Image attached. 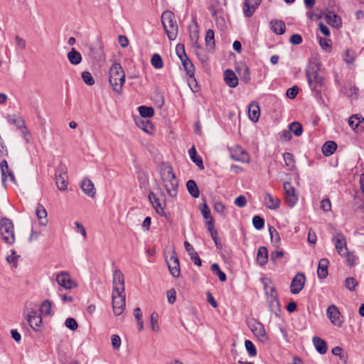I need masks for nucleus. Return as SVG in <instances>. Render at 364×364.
<instances>
[{
  "instance_id": "1",
  "label": "nucleus",
  "mask_w": 364,
  "mask_h": 364,
  "mask_svg": "<svg viewBox=\"0 0 364 364\" xmlns=\"http://www.w3.org/2000/svg\"><path fill=\"white\" fill-rule=\"evenodd\" d=\"M112 285V310L116 316H119L123 313L126 305L124 277L121 270L114 271Z\"/></svg>"
},
{
  "instance_id": "2",
  "label": "nucleus",
  "mask_w": 364,
  "mask_h": 364,
  "mask_svg": "<svg viewBox=\"0 0 364 364\" xmlns=\"http://www.w3.org/2000/svg\"><path fill=\"white\" fill-rule=\"evenodd\" d=\"M160 175L164 186L171 198H176L178 190V181L173 171V168L168 164H162Z\"/></svg>"
},
{
  "instance_id": "3",
  "label": "nucleus",
  "mask_w": 364,
  "mask_h": 364,
  "mask_svg": "<svg viewBox=\"0 0 364 364\" xmlns=\"http://www.w3.org/2000/svg\"><path fill=\"white\" fill-rule=\"evenodd\" d=\"M318 71V64L316 61L309 62L306 70V74L311 90L317 96L321 95V88L325 84V77Z\"/></svg>"
},
{
  "instance_id": "4",
  "label": "nucleus",
  "mask_w": 364,
  "mask_h": 364,
  "mask_svg": "<svg viewBox=\"0 0 364 364\" xmlns=\"http://www.w3.org/2000/svg\"><path fill=\"white\" fill-rule=\"evenodd\" d=\"M109 82L113 91L119 95L125 82V73L122 65L118 63L112 64L109 71Z\"/></svg>"
},
{
  "instance_id": "5",
  "label": "nucleus",
  "mask_w": 364,
  "mask_h": 364,
  "mask_svg": "<svg viewBox=\"0 0 364 364\" xmlns=\"http://www.w3.org/2000/svg\"><path fill=\"white\" fill-rule=\"evenodd\" d=\"M161 22L168 39L175 40L178 36V25L173 13L164 11L161 15Z\"/></svg>"
},
{
  "instance_id": "6",
  "label": "nucleus",
  "mask_w": 364,
  "mask_h": 364,
  "mask_svg": "<svg viewBox=\"0 0 364 364\" xmlns=\"http://www.w3.org/2000/svg\"><path fill=\"white\" fill-rule=\"evenodd\" d=\"M0 234L4 242L8 245H13L15 242L14 226L12 221L3 218L0 221Z\"/></svg>"
},
{
  "instance_id": "7",
  "label": "nucleus",
  "mask_w": 364,
  "mask_h": 364,
  "mask_svg": "<svg viewBox=\"0 0 364 364\" xmlns=\"http://www.w3.org/2000/svg\"><path fill=\"white\" fill-rule=\"evenodd\" d=\"M264 288L265 294L267 296V301L269 303V308L271 311L277 314L280 309V305L277 299V294L273 286L271 285L270 282H264Z\"/></svg>"
},
{
  "instance_id": "8",
  "label": "nucleus",
  "mask_w": 364,
  "mask_h": 364,
  "mask_svg": "<svg viewBox=\"0 0 364 364\" xmlns=\"http://www.w3.org/2000/svg\"><path fill=\"white\" fill-rule=\"evenodd\" d=\"M200 210L203 218L207 220L206 224L208 227V230L210 232L211 237L213 239L216 247L218 249L221 248V245L218 242V240L216 237L217 233L215 231H213V218L211 216L210 210L205 203L203 204Z\"/></svg>"
},
{
  "instance_id": "9",
  "label": "nucleus",
  "mask_w": 364,
  "mask_h": 364,
  "mask_svg": "<svg viewBox=\"0 0 364 364\" xmlns=\"http://www.w3.org/2000/svg\"><path fill=\"white\" fill-rule=\"evenodd\" d=\"M283 188L284 190L285 203L289 207L293 208L298 202V193L294 187L289 182H284Z\"/></svg>"
},
{
  "instance_id": "10",
  "label": "nucleus",
  "mask_w": 364,
  "mask_h": 364,
  "mask_svg": "<svg viewBox=\"0 0 364 364\" xmlns=\"http://www.w3.org/2000/svg\"><path fill=\"white\" fill-rule=\"evenodd\" d=\"M177 54L181 59L183 66L189 77H193L195 72V67L193 63L188 58L185 53L184 46L183 45H177L176 46Z\"/></svg>"
},
{
  "instance_id": "11",
  "label": "nucleus",
  "mask_w": 364,
  "mask_h": 364,
  "mask_svg": "<svg viewBox=\"0 0 364 364\" xmlns=\"http://www.w3.org/2000/svg\"><path fill=\"white\" fill-rule=\"evenodd\" d=\"M326 316L330 321L336 326L341 327L344 322L343 317L338 308L334 304H331L327 308Z\"/></svg>"
},
{
  "instance_id": "12",
  "label": "nucleus",
  "mask_w": 364,
  "mask_h": 364,
  "mask_svg": "<svg viewBox=\"0 0 364 364\" xmlns=\"http://www.w3.org/2000/svg\"><path fill=\"white\" fill-rule=\"evenodd\" d=\"M56 185L60 191H65L68 188V175L65 166L60 165L55 173Z\"/></svg>"
},
{
  "instance_id": "13",
  "label": "nucleus",
  "mask_w": 364,
  "mask_h": 364,
  "mask_svg": "<svg viewBox=\"0 0 364 364\" xmlns=\"http://www.w3.org/2000/svg\"><path fill=\"white\" fill-rule=\"evenodd\" d=\"M251 330L260 343L266 344L269 341V336L267 333L264 326L260 322H256L252 324Z\"/></svg>"
},
{
  "instance_id": "14",
  "label": "nucleus",
  "mask_w": 364,
  "mask_h": 364,
  "mask_svg": "<svg viewBox=\"0 0 364 364\" xmlns=\"http://www.w3.org/2000/svg\"><path fill=\"white\" fill-rule=\"evenodd\" d=\"M56 282L65 289H71L77 287V284L70 278L68 272H61L56 275Z\"/></svg>"
},
{
  "instance_id": "15",
  "label": "nucleus",
  "mask_w": 364,
  "mask_h": 364,
  "mask_svg": "<svg viewBox=\"0 0 364 364\" xmlns=\"http://www.w3.org/2000/svg\"><path fill=\"white\" fill-rule=\"evenodd\" d=\"M306 282V277L304 273L298 272L293 278L291 285L290 291L293 294H299L304 288Z\"/></svg>"
},
{
  "instance_id": "16",
  "label": "nucleus",
  "mask_w": 364,
  "mask_h": 364,
  "mask_svg": "<svg viewBox=\"0 0 364 364\" xmlns=\"http://www.w3.org/2000/svg\"><path fill=\"white\" fill-rule=\"evenodd\" d=\"M333 241L335 243L336 249L340 256L343 257L345 253L348 251L347 248L346 240L345 236L341 232H337L333 237Z\"/></svg>"
},
{
  "instance_id": "17",
  "label": "nucleus",
  "mask_w": 364,
  "mask_h": 364,
  "mask_svg": "<svg viewBox=\"0 0 364 364\" xmlns=\"http://www.w3.org/2000/svg\"><path fill=\"white\" fill-rule=\"evenodd\" d=\"M27 321L31 328L35 331H38L42 327V317L36 311H31L27 314Z\"/></svg>"
},
{
  "instance_id": "18",
  "label": "nucleus",
  "mask_w": 364,
  "mask_h": 364,
  "mask_svg": "<svg viewBox=\"0 0 364 364\" xmlns=\"http://www.w3.org/2000/svg\"><path fill=\"white\" fill-rule=\"evenodd\" d=\"M168 267L171 274L173 277H178L181 274L179 259L175 252L170 257L169 259L167 260Z\"/></svg>"
},
{
  "instance_id": "19",
  "label": "nucleus",
  "mask_w": 364,
  "mask_h": 364,
  "mask_svg": "<svg viewBox=\"0 0 364 364\" xmlns=\"http://www.w3.org/2000/svg\"><path fill=\"white\" fill-rule=\"evenodd\" d=\"M230 156L233 160L247 162L249 161L248 154L240 146H236L231 149Z\"/></svg>"
},
{
  "instance_id": "20",
  "label": "nucleus",
  "mask_w": 364,
  "mask_h": 364,
  "mask_svg": "<svg viewBox=\"0 0 364 364\" xmlns=\"http://www.w3.org/2000/svg\"><path fill=\"white\" fill-rule=\"evenodd\" d=\"M149 200L151 202L153 208L155 209L156 212L161 216L165 215L164 208L166 207V203H161L159 198L156 196L155 193L153 192L149 193Z\"/></svg>"
},
{
  "instance_id": "21",
  "label": "nucleus",
  "mask_w": 364,
  "mask_h": 364,
  "mask_svg": "<svg viewBox=\"0 0 364 364\" xmlns=\"http://www.w3.org/2000/svg\"><path fill=\"white\" fill-rule=\"evenodd\" d=\"M262 0H245L243 6L244 15L250 18L253 16Z\"/></svg>"
},
{
  "instance_id": "22",
  "label": "nucleus",
  "mask_w": 364,
  "mask_h": 364,
  "mask_svg": "<svg viewBox=\"0 0 364 364\" xmlns=\"http://www.w3.org/2000/svg\"><path fill=\"white\" fill-rule=\"evenodd\" d=\"M263 201L265 207L270 210H277L280 206V200L279 198L267 192L264 195Z\"/></svg>"
},
{
  "instance_id": "23",
  "label": "nucleus",
  "mask_w": 364,
  "mask_h": 364,
  "mask_svg": "<svg viewBox=\"0 0 364 364\" xmlns=\"http://www.w3.org/2000/svg\"><path fill=\"white\" fill-rule=\"evenodd\" d=\"M80 188L83 193L90 198H94L96 194V190L93 182L87 178H84L80 183Z\"/></svg>"
},
{
  "instance_id": "24",
  "label": "nucleus",
  "mask_w": 364,
  "mask_h": 364,
  "mask_svg": "<svg viewBox=\"0 0 364 364\" xmlns=\"http://www.w3.org/2000/svg\"><path fill=\"white\" fill-rule=\"evenodd\" d=\"M348 122V125L356 132L364 130V118L361 119L357 114L350 117Z\"/></svg>"
},
{
  "instance_id": "25",
  "label": "nucleus",
  "mask_w": 364,
  "mask_h": 364,
  "mask_svg": "<svg viewBox=\"0 0 364 364\" xmlns=\"http://www.w3.org/2000/svg\"><path fill=\"white\" fill-rule=\"evenodd\" d=\"M248 116L250 120L257 122L260 117V109L259 104L256 102H252L248 107Z\"/></svg>"
},
{
  "instance_id": "26",
  "label": "nucleus",
  "mask_w": 364,
  "mask_h": 364,
  "mask_svg": "<svg viewBox=\"0 0 364 364\" xmlns=\"http://www.w3.org/2000/svg\"><path fill=\"white\" fill-rule=\"evenodd\" d=\"M329 261L328 259H321L318 264L317 275L319 279H325L328 274V267Z\"/></svg>"
},
{
  "instance_id": "27",
  "label": "nucleus",
  "mask_w": 364,
  "mask_h": 364,
  "mask_svg": "<svg viewBox=\"0 0 364 364\" xmlns=\"http://www.w3.org/2000/svg\"><path fill=\"white\" fill-rule=\"evenodd\" d=\"M36 214L40 225L46 226L48 224V214L43 205L40 203L38 204L36 209Z\"/></svg>"
},
{
  "instance_id": "28",
  "label": "nucleus",
  "mask_w": 364,
  "mask_h": 364,
  "mask_svg": "<svg viewBox=\"0 0 364 364\" xmlns=\"http://www.w3.org/2000/svg\"><path fill=\"white\" fill-rule=\"evenodd\" d=\"M0 168L2 176V181L4 183L8 177L11 181H15V177L12 171L9 169L8 163L6 160H3L0 163Z\"/></svg>"
},
{
  "instance_id": "29",
  "label": "nucleus",
  "mask_w": 364,
  "mask_h": 364,
  "mask_svg": "<svg viewBox=\"0 0 364 364\" xmlns=\"http://www.w3.org/2000/svg\"><path fill=\"white\" fill-rule=\"evenodd\" d=\"M325 19L330 26L335 28H339L341 26V18L333 12H328L325 16Z\"/></svg>"
},
{
  "instance_id": "30",
  "label": "nucleus",
  "mask_w": 364,
  "mask_h": 364,
  "mask_svg": "<svg viewBox=\"0 0 364 364\" xmlns=\"http://www.w3.org/2000/svg\"><path fill=\"white\" fill-rule=\"evenodd\" d=\"M268 260V250L264 246L259 247L257 254V261L261 266L267 264Z\"/></svg>"
},
{
  "instance_id": "31",
  "label": "nucleus",
  "mask_w": 364,
  "mask_h": 364,
  "mask_svg": "<svg viewBox=\"0 0 364 364\" xmlns=\"http://www.w3.org/2000/svg\"><path fill=\"white\" fill-rule=\"evenodd\" d=\"M6 119L9 123L15 125L18 129H21L25 126L24 119L18 114H8Z\"/></svg>"
},
{
  "instance_id": "32",
  "label": "nucleus",
  "mask_w": 364,
  "mask_h": 364,
  "mask_svg": "<svg viewBox=\"0 0 364 364\" xmlns=\"http://www.w3.org/2000/svg\"><path fill=\"white\" fill-rule=\"evenodd\" d=\"M188 153H189V156H190L191 160L193 161V162H194L196 164V166L198 167V168L200 170H203L204 165H203V160H202L201 157L199 155H198L196 149L194 146H193L189 149Z\"/></svg>"
},
{
  "instance_id": "33",
  "label": "nucleus",
  "mask_w": 364,
  "mask_h": 364,
  "mask_svg": "<svg viewBox=\"0 0 364 364\" xmlns=\"http://www.w3.org/2000/svg\"><path fill=\"white\" fill-rule=\"evenodd\" d=\"M313 343L316 350L320 354H325L327 351V344L322 338L315 336L313 338Z\"/></svg>"
},
{
  "instance_id": "34",
  "label": "nucleus",
  "mask_w": 364,
  "mask_h": 364,
  "mask_svg": "<svg viewBox=\"0 0 364 364\" xmlns=\"http://www.w3.org/2000/svg\"><path fill=\"white\" fill-rule=\"evenodd\" d=\"M271 28L277 35H282L285 32V23L282 21L272 20L270 22Z\"/></svg>"
},
{
  "instance_id": "35",
  "label": "nucleus",
  "mask_w": 364,
  "mask_h": 364,
  "mask_svg": "<svg viewBox=\"0 0 364 364\" xmlns=\"http://www.w3.org/2000/svg\"><path fill=\"white\" fill-rule=\"evenodd\" d=\"M337 149V144L333 141H326L322 146V153L326 156L332 155Z\"/></svg>"
},
{
  "instance_id": "36",
  "label": "nucleus",
  "mask_w": 364,
  "mask_h": 364,
  "mask_svg": "<svg viewBox=\"0 0 364 364\" xmlns=\"http://www.w3.org/2000/svg\"><path fill=\"white\" fill-rule=\"evenodd\" d=\"M186 187L188 193L192 196L193 198H197L199 197L200 192L198 187L193 180H188L186 183Z\"/></svg>"
},
{
  "instance_id": "37",
  "label": "nucleus",
  "mask_w": 364,
  "mask_h": 364,
  "mask_svg": "<svg viewBox=\"0 0 364 364\" xmlns=\"http://www.w3.org/2000/svg\"><path fill=\"white\" fill-rule=\"evenodd\" d=\"M68 58L70 63L73 65H78L82 60L81 54L75 48H72L71 50L68 53Z\"/></svg>"
},
{
  "instance_id": "38",
  "label": "nucleus",
  "mask_w": 364,
  "mask_h": 364,
  "mask_svg": "<svg viewBox=\"0 0 364 364\" xmlns=\"http://www.w3.org/2000/svg\"><path fill=\"white\" fill-rule=\"evenodd\" d=\"M192 47L194 48V52L197 57L198 58V59L202 63H205L208 60V55L206 54V51L205 50V49L199 44Z\"/></svg>"
},
{
  "instance_id": "39",
  "label": "nucleus",
  "mask_w": 364,
  "mask_h": 364,
  "mask_svg": "<svg viewBox=\"0 0 364 364\" xmlns=\"http://www.w3.org/2000/svg\"><path fill=\"white\" fill-rule=\"evenodd\" d=\"M210 11L212 13V16L215 18L216 24L218 26L220 27L221 29L225 27V22L223 17L218 16L219 11L215 9L213 6H211Z\"/></svg>"
},
{
  "instance_id": "40",
  "label": "nucleus",
  "mask_w": 364,
  "mask_h": 364,
  "mask_svg": "<svg viewBox=\"0 0 364 364\" xmlns=\"http://www.w3.org/2000/svg\"><path fill=\"white\" fill-rule=\"evenodd\" d=\"M283 159L285 162V165L288 167L289 170H293L295 168V161L292 154L285 152L283 154Z\"/></svg>"
},
{
  "instance_id": "41",
  "label": "nucleus",
  "mask_w": 364,
  "mask_h": 364,
  "mask_svg": "<svg viewBox=\"0 0 364 364\" xmlns=\"http://www.w3.org/2000/svg\"><path fill=\"white\" fill-rule=\"evenodd\" d=\"M139 114L144 118L151 117L154 114V109L151 107L140 106L138 107Z\"/></svg>"
},
{
  "instance_id": "42",
  "label": "nucleus",
  "mask_w": 364,
  "mask_h": 364,
  "mask_svg": "<svg viewBox=\"0 0 364 364\" xmlns=\"http://www.w3.org/2000/svg\"><path fill=\"white\" fill-rule=\"evenodd\" d=\"M205 45L207 49H213V48L215 46V41H214V32L213 30L209 29L206 32L205 35Z\"/></svg>"
},
{
  "instance_id": "43",
  "label": "nucleus",
  "mask_w": 364,
  "mask_h": 364,
  "mask_svg": "<svg viewBox=\"0 0 364 364\" xmlns=\"http://www.w3.org/2000/svg\"><path fill=\"white\" fill-rule=\"evenodd\" d=\"M211 271L213 274L217 275L221 282H225L226 280V274L223 272L219 265L216 263H214L211 265Z\"/></svg>"
},
{
  "instance_id": "44",
  "label": "nucleus",
  "mask_w": 364,
  "mask_h": 364,
  "mask_svg": "<svg viewBox=\"0 0 364 364\" xmlns=\"http://www.w3.org/2000/svg\"><path fill=\"white\" fill-rule=\"evenodd\" d=\"M289 129L291 131V133H294V134L296 136H301L303 132V128L301 124L297 122H294L291 123L289 125Z\"/></svg>"
},
{
  "instance_id": "45",
  "label": "nucleus",
  "mask_w": 364,
  "mask_h": 364,
  "mask_svg": "<svg viewBox=\"0 0 364 364\" xmlns=\"http://www.w3.org/2000/svg\"><path fill=\"white\" fill-rule=\"evenodd\" d=\"M318 43L321 48L326 52H330L331 50V41L329 38L317 37Z\"/></svg>"
},
{
  "instance_id": "46",
  "label": "nucleus",
  "mask_w": 364,
  "mask_h": 364,
  "mask_svg": "<svg viewBox=\"0 0 364 364\" xmlns=\"http://www.w3.org/2000/svg\"><path fill=\"white\" fill-rule=\"evenodd\" d=\"M52 308V303L49 300H44L40 307L41 314L44 316H48L50 314Z\"/></svg>"
},
{
  "instance_id": "47",
  "label": "nucleus",
  "mask_w": 364,
  "mask_h": 364,
  "mask_svg": "<svg viewBox=\"0 0 364 364\" xmlns=\"http://www.w3.org/2000/svg\"><path fill=\"white\" fill-rule=\"evenodd\" d=\"M343 257H346V261L348 266L352 267L356 264L358 257L353 252L348 251L347 253H345Z\"/></svg>"
},
{
  "instance_id": "48",
  "label": "nucleus",
  "mask_w": 364,
  "mask_h": 364,
  "mask_svg": "<svg viewBox=\"0 0 364 364\" xmlns=\"http://www.w3.org/2000/svg\"><path fill=\"white\" fill-rule=\"evenodd\" d=\"M269 232L270 235L271 242L275 244L276 245H278L281 240L279 232L276 230L272 226L269 227Z\"/></svg>"
},
{
  "instance_id": "49",
  "label": "nucleus",
  "mask_w": 364,
  "mask_h": 364,
  "mask_svg": "<svg viewBox=\"0 0 364 364\" xmlns=\"http://www.w3.org/2000/svg\"><path fill=\"white\" fill-rule=\"evenodd\" d=\"M151 63V65L156 69H160L164 65L161 55L156 53L152 55Z\"/></svg>"
},
{
  "instance_id": "50",
  "label": "nucleus",
  "mask_w": 364,
  "mask_h": 364,
  "mask_svg": "<svg viewBox=\"0 0 364 364\" xmlns=\"http://www.w3.org/2000/svg\"><path fill=\"white\" fill-rule=\"evenodd\" d=\"M358 282L353 277H347L344 281V285L349 291H354L358 286Z\"/></svg>"
},
{
  "instance_id": "51",
  "label": "nucleus",
  "mask_w": 364,
  "mask_h": 364,
  "mask_svg": "<svg viewBox=\"0 0 364 364\" xmlns=\"http://www.w3.org/2000/svg\"><path fill=\"white\" fill-rule=\"evenodd\" d=\"M159 314L156 312H153L150 316L151 328L154 331H159Z\"/></svg>"
},
{
  "instance_id": "52",
  "label": "nucleus",
  "mask_w": 364,
  "mask_h": 364,
  "mask_svg": "<svg viewBox=\"0 0 364 364\" xmlns=\"http://www.w3.org/2000/svg\"><path fill=\"white\" fill-rule=\"evenodd\" d=\"M245 348L250 356H255L257 355V349L254 343L249 340L245 341Z\"/></svg>"
},
{
  "instance_id": "53",
  "label": "nucleus",
  "mask_w": 364,
  "mask_h": 364,
  "mask_svg": "<svg viewBox=\"0 0 364 364\" xmlns=\"http://www.w3.org/2000/svg\"><path fill=\"white\" fill-rule=\"evenodd\" d=\"M138 127L149 134H151L154 131V127L149 120L141 121V124H138Z\"/></svg>"
},
{
  "instance_id": "54",
  "label": "nucleus",
  "mask_w": 364,
  "mask_h": 364,
  "mask_svg": "<svg viewBox=\"0 0 364 364\" xmlns=\"http://www.w3.org/2000/svg\"><path fill=\"white\" fill-rule=\"evenodd\" d=\"M252 224L257 230H261L264 228V220L262 217L255 215L252 218Z\"/></svg>"
},
{
  "instance_id": "55",
  "label": "nucleus",
  "mask_w": 364,
  "mask_h": 364,
  "mask_svg": "<svg viewBox=\"0 0 364 364\" xmlns=\"http://www.w3.org/2000/svg\"><path fill=\"white\" fill-rule=\"evenodd\" d=\"M189 37L191 41L192 46L198 45V41L199 38V31L196 28L192 31H190Z\"/></svg>"
},
{
  "instance_id": "56",
  "label": "nucleus",
  "mask_w": 364,
  "mask_h": 364,
  "mask_svg": "<svg viewBox=\"0 0 364 364\" xmlns=\"http://www.w3.org/2000/svg\"><path fill=\"white\" fill-rule=\"evenodd\" d=\"M82 78L84 82L87 85H93L95 84V80L92 77L91 73L88 71L82 72Z\"/></svg>"
},
{
  "instance_id": "57",
  "label": "nucleus",
  "mask_w": 364,
  "mask_h": 364,
  "mask_svg": "<svg viewBox=\"0 0 364 364\" xmlns=\"http://www.w3.org/2000/svg\"><path fill=\"white\" fill-rule=\"evenodd\" d=\"M65 325L72 331H75L78 327L77 322L73 318H68L65 321Z\"/></svg>"
},
{
  "instance_id": "58",
  "label": "nucleus",
  "mask_w": 364,
  "mask_h": 364,
  "mask_svg": "<svg viewBox=\"0 0 364 364\" xmlns=\"http://www.w3.org/2000/svg\"><path fill=\"white\" fill-rule=\"evenodd\" d=\"M238 85V79L235 74L229 70V87H235Z\"/></svg>"
},
{
  "instance_id": "59",
  "label": "nucleus",
  "mask_w": 364,
  "mask_h": 364,
  "mask_svg": "<svg viewBox=\"0 0 364 364\" xmlns=\"http://www.w3.org/2000/svg\"><path fill=\"white\" fill-rule=\"evenodd\" d=\"M343 60L347 63H352L355 60L353 51L351 50H346L344 53Z\"/></svg>"
},
{
  "instance_id": "60",
  "label": "nucleus",
  "mask_w": 364,
  "mask_h": 364,
  "mask_svg": "<svg viewBox=\"0 0 364 364\" xmlns=\"http://www.w3.org/2000/svg\"><path fill=\"white\" fill-rule=\"evenodd\" d=\"M321 209L324 212H328L331 210V203L328 198L323 199L321 201Z\"/></svg>"
},
{
  "instance_id": "61",
  "label": "nucleus",
  "mask_w": 364,
  "mask_h": 364,
  "mask_svg": "<svg viewBox=\"0 0 364 364\" xmlns=\"http://www.w3.org/2000/svg\"><path fill=\"white\" fill-rule=\"evenodd\" d=\"M18 256L16 255V252L14 250H11V255H8L6 259L9 264L16 265L18 262Z\"/></svg>"
},
{
  "instance_id": "62",
  "label": "nucleus",
  "mask_w": 364,
  "mask_h": 364,
  "mask_svg": "<svg viewBox=\"0 0 364 364\" xmlns=\"http://www.w3.org/2000/svg\"><path fill=\"white\" fill-rule=\"evenodd\" d=\"M291 131L289 129H284L280 133V140L283 141H289L291 139Z\"/></svg>"
},
{
  "instance_id": "63",
  "label": "nucleus",
  "mask_w": 364,
  "mask_h": 364,
  "mask_svg": "<svg viewBox=\"0 0 364 364\" xmlns=\"http://www.w3.org/2000/svg\"><path fill=\"white\" fill-rule=\"evenodd\" d=\"M299 89L296 86H294L291 88H289L287 90L286 95L289 99H294L298 94Z\"/></svg>"
},
{
  "instance_id": "64",
  "label": "nucleus",
  "mask_w": 364,
  "mask_h": 364,
  "mask_svg": "<svg viewBox=\"0 0 364 364\" xmlns=\"http://www.w3.org/2000/svg\"><path fill=\"white\" fill-rule=\"evenodd\" d=\"M235 204L239 208L245 207L247 204V199L244 196H239L235 200Z\"/></svg>"
}]
</instances>
